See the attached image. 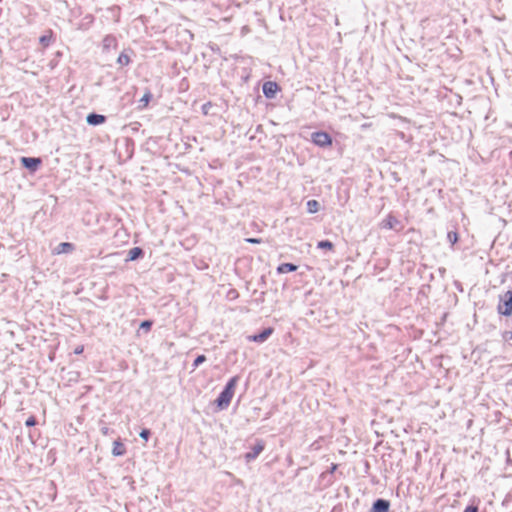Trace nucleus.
Wrapping results in <instances>:
<instances>
[{
	"mask_svg": "<svg viewBox=\"0 0 512 512\" xmlns=\"http://www.w3.org/2000/svg\"><path fill=\"white\" fill-rule=\"evenodd\" d=\"M500 302L498 304V313L504 316L512 315V291H506L499 296Z\"/></svg>",
	"mask_w": 512,
	"mask_h": 512,
	"instance_id": "1",
	"label": "nucleus"
},
{
	"mask_svg": "<svg viewBox=\"0 0 512 512\" xmlns=\"http://www.w3.org/2000/svg\"><path fill=\"white\" fill-rule=\"evenodd\" d=\"M312 141L314 144L320 147H327L332 144V139L330 135L326 132H314L312 134Z\"/></svg>",
	"mask_w": 512,
	"mask_h": 512,
	"instance_id": "2",
	"label": "nucleus"
},
{
	"mask_svg": "<svg viewBox=\"0 0 512 512\" xmlns=\"http://www.w3.org/2000/svg\"><path fill=\"white\" fill-rule=\"evenodd\" d=\"M264 443L263 441H258L251 449V451L247 452L244 455V458L247 462H251L252 460L256 459L260 453L264 450Z\"/></svg>",
	"mask_w": 512,
	"mask_h": 512,
	"instance_id": "3",
	"label": "nucleus"
},
{
	"mask_svg": "<svg viewBox=\"0 0 512 512\" xmlns=\"http://www.w3.org/2000/svg\"><path fill=\"white\" fill-rule=\"evenodd\" d=\"M272 333H273V329L268 327V328H265L259 334L248 336V340L253 341V342L263 343L269 338V336Z\"/></svg>",
	"mask_w": 512,
	"mask_h": 512,
	"instance_id": "4",
	"label": "nucleus"
},
{
	"mask_svg": "<svg viewBox=\"0 0 512 512\" xmlns=\"http://www.w3.org/2000/svg\"><path fill=\"white\" fill-rule=\"evenodd\" d=\"M21 163L25 168H27L31 171H35L38 168V166L40 165L41 160H40V158L22 157Z\"/></svg>",
	"mask_w": 512,
	"mask_h": 512,
	"instance_id": "5",
	"label": "nucleus"
},
{
	"mask_svg": "<svg viewBox=\"0 0 512 512\" xmlns=\"http://www.w3.org/2000/svg\"><path fill=\"white\" fill-rule=\"evenodd\" d=\"M278 90L275 82L268 81L263 85V93L267 98H274Z\"/></svg>",
	"mask_w": 512,
	"mask_h": 512,
	"instance_id": "6",
	"label": "nucleus"
},
{
	"mask_svg": "<svg viewBox=\"0 0 512 512\" xmlns=\"http://www.w3.org/2000/svg\"><path fill=\"white\" fill-rule=\"evenodd\" d=\"M390 504L387 500L377 499L372 506L371 512H388Z\"/></svg>",
	"mask_w": 512,
	"mask_h": 512,
	"instance_id": "7",
	"label": "nucleus"
},
{
	"mask_svg": "<svg viewBox=\"0 0 512 512\" xmlns=\"http://www.w3.org/2000/svg\"><path fill=\"white\" fill-rule=\"evenodd\" d=\"M86 121L89 125H99L105 122V116L91 113L86 117Z\"/></svg>",
	"mask_w": 512,
	"mask_h": 512,
	"instance_id": "8",
	"label": "nucleus"
},
{
	"mask_svg": "<svg viewBox=\"0 0 512 512\" xmlns=\"http://www.w3.org/2000/svg\"><path fill=\"white\" fill-rule=\"evenodd\" d=\"M399 225V221L392 215H389L385 220L382 221L381 226L385 229H396Z\"/></svg>",
	"mask_w": 512,
	"mask_h": 512,
	"instance_id": "9",
	"label": "nucleus"
},
{
	"mask_svg": "<svg viewBox=\"0 0 512 512\" xmlns=\"http://www.w3.org/2000/svg\"><path fill=\"white\" fill-rule=\"evenodd\" d=\"M72 250H73V245L71 243L63 242V243L58 244V246L55 248L54 252L56 254H63V253L71 252Z\"/></svg>",
	"mask_w": 512,
	"mask_h": 512,
	"instance_id": "10",
	"label": "nucleus"
},
{
	"mask_svg": "<svg viewBox=\"0 0 512 512\" xmlns=\"http://www.w3.org/2000/svg\"><path fill=\"white\" fill-rule=\"evenodd\" d=\"M297 270V266L292 263H282L278 266V273L284 274L288 272H293Z\"/></svg>",
	"mask_w": 512,
	"mask_h": 512,
	"instance_id": "11",
	"label": "nucleus"
},
{
	"mask_svg": "<svg viewBox=\"0 0 512 512\" xmlns=\"http://www.w3.org/2000/svg\"><path fill=\"white\" fill-rule=\"evenodd\" d=\"M126 452L124 445L120 441H114L112 454L114 456H122Z\"/></svg>",
	"mask_w": 512,
	"mask_h": 512,
	"instance_id": "12",
	"label": "nucleus"
},
{
	"mask_svg": "<svg viewBox=\"0 0 512 512\" xmlns=\"http://www.w3.org/2000/svg\"><path fill=\"white\" fill-rule=\"evenodd\" d=\"M238 381V377L235 376L229 380V382L226 384V406L229 404V390H233L236 383Z\"/></svg>",
	"mask_w": 512,
	"mask_h": 512,
	"instance_id": "13",
	"label": "nucleus"
},
{
	"mask_svg": "<svg viewBox=\"0 0 512 512\" xmlns=\"http://www.w3.org/2000/svg\"><path fill=\"white\" fill-rule=\"evenodd\" d=\"M141 255H142V249L139 247H134L129 250L127 260L134 261L137 258H139Z\"/></svg>",
	"mask_w": 512,
	"mask_h": 512,
	"instance_id": "14",
	"label": "nucleus"
},
{
	"mask_svg": "<svg viewBox=\"0 0 512 512\" xmlns=\"http://www.w3.org/2000/svg\"><path fill=\"white\" fill-rule=\"evenodd\" d=\"M151 99V93L149 91H147L143 97L139 100V106H138V109L142 110L144 109L145 107H147L149 101Z\"/></svg>",
	"mask_w": 512,
	"mask_h": 512,
	"instance_id": "15",
	"label": "nucleus"
},
{
	"mask_svg": "<svg viewBox=\"0 0 512 512\" xmlns=\"http://www.w3.org/2000/svg\"><path fill=\"white\" fill-rule=\"evenodd\" d=\"M319 202L316 200H309L307 202V210L309 213H316L319 210Z\"/></svg>",
	"mask_w": 512,
	"mask_h": 512,
	"instance_id": "16",
	"label": "nucleus"
},
{
	"mask_svg": "<svg viewBox=\"0 0 512 512\" xmlns=\"http://www.w3.org/2000/svg\"><path fill=\"white\" fill-rule=\"evenodd\" d=\"M317 247L320 249H333V243L328 240L318 242Z\"/></svg>",
	"mask_w": 512,
	"mask_h": 512,
	"instance_id": "17",
	"label": "nucleus"
},
{
	"mask_svg": "<svg viewBox=\"0 0 512 512\" xmlns=\"http://www.w3.org/2000/svg\"><path fill=\"white\" fill-rule=\"evenodd\" d=\"M117 62L120 65H128L130 62V58L127 54L121 53L117 59Z\"/></svg>",
	"mask_w": 512,
	"mask_h": 512,
	"instance_id": "18",
	"label": "nucleus"
},
{
	"mask_svg": "<svg viewBox=\"0 0 512 512\" xmlns=\"http://www.w3.org/2000/svg\"><path fill=\"white\" fill-rule=\"evenodd\" d=\"M447 239L452 245H454L458 241V234L454 231H450L447 234Z\"/></svg>",
	"mask_w": 512,
	"mask_h": 512,
	"instance_id": "19",
	"label": "nucleus"
},
{
	"mask_svg": "<svg viewBox=\"0 0 512 512\" xmlns=\"http://www.w3.org/2000/svg\"><path fill=\"white\" fill-rule=\"evenodd\" d=\"M237 297H238V292L233 288L229 289L226 292V298H228V299L233 300V299H236Z\"/></svg>",
	"mask_w": 512,
	"mask_h": 512,
	"instance_id": "20",
	"label": "nucleus"
},
{
	"mask_svg": "<svg viewBox=\"0 0 512 512\" xmlns=\"http://www.w3.org/2000/svg\"><path fill=\"white\" fill-rule=\"evenodd\" d=\"M216 403H217V406L219 409H222L223 405H224V391H222L218 398L216 399Z\"/></svg>",
	"mask_w": 512,
	"mask_h": 512,
	"instance_id": "21",
	"label": "nucleus"
},
{
	"mask_svg": "<svg viewBox=\"0 0 512 512\" xmlns=\"http://www.w3.org/2000/svg\"><path fill=\"white\" fill-rule=\"evenodd\" d=\"M152 326V322L149 320H145L140 324V329H143L145 331H149Z\"/></svg>",
	"mask_w": 512,
	"mask_h": 512,
	"instance_id": "22",
	"label": "nucleus"
},
{
	"mask_svg": "<svg viewBox=\"0 0 512 512\" xmlns=\"http://www.w3.org/2000/svg\"><path fill=\"white\" fill-rule=\"evenodd\" d=\"M51 37L48 35H43L40 37L39 41L43 46H48L50 43Z\"/></svg>",
	"mask_w": 512,
	"mask_h": 512,
	"instance_id": "23",
	"label": "nucleus"
},
{
	"mask_svg": "<svg viewBox=\"0 0 512 512\" xmlns=\"http://www.w3.org/2000/svg\"><path fill=\"white\" fill-rule=\"evenodd\" d=\"M150 434H151V433H150V430H148V429H143V430L140 432V435H139V436H140L142 439H144L145 441H147V440L149 439Z\"/></svg>",
	"mask_w": 512,
	"mask_h": 512,
	"instance_id": "24",
	"label": "nucleus"
},
{
	"mask_svg": "<svg viewBox=\"0 0 512 512\" xmlns=\"http://www.w3.org/2000/svg\"><path fill=\"white\" fill-rule=\"evenodd\" d=\"M206 360L204 355H199L195 361H194V367H198L200 364H202Z\"/></svg>",
	"mask_w": 512,
	"mask_h": 512,
	"instance_id": "25",
	"label": "nucleus"
},
{
	"mask_svg": "<svg viewBox=\"0 0 512 512\" xmlns=\"http://www.w3.org/2000/svg\"><path fill=\"white\" fill-rule=\"evenodd\" d=\"M245 241L248 243H253V244L261 243V239H259V238H247V239H245Z\"/></svg>",
	"mask_w": 512,
	"mask_h": 512,
	"instance_id": "26",
	"label": "nucleus"
},
{
	"mask_svg": "<svg viewBox=\"0 0 512 512\" xmlns=\"http://www.w3.org/2000/svg\"><path fill=\"white\" fill-rule=\"evenodd\" d=\"M36 424V420L34 417H30L26 420V426H34Z\"/></svg>",
	"mask_w": 512,
	"mask_h": 512,
	"instance_id": "27",
	"label": "nucleus"
},
{
	"mask_svg": "<svg viewBox=\"0 0 512 512\" xmlns=\"http://www.w3.org/2000/svg\"><path fill=\"white\" fill-rule=\"evenodd\" d=\"M465 512H478V507L477 506H468L465 509Z\"/></svg>",
	"mask_w": 512,
	"mask_h": 512,
	"instance_id": "28",
	"label": "nucleus"
},
{
	"mask_svg": "<svg viewBox=\"0 0 512 512\" xmlns=\"http://www.w3.org/2000/svg\"><path fill=\"white\" fill-rule=\"evenodd\" d=\"M101 432H102V434H103V435H105V436H106V435H108V434H109V428H108V427H106V426H105V427H102V428H101Z\"/></svg>",
	"mask_w": 512,
	"mask_h": 512,
	"instance_id": "29",
	"label": "nucleus"
},
{
	"mask_svg": "<svg viewBox=\"0 0 512 512\" xmlns=\"http://www.w3.org/2000/svg\"><path fill=\"white\" fill-rule=\"evenodd\" d=\"M82 350H83V348H82V347H81V348H77V349L75 350V353L79 354V353H81V352H82Z\"/></svg>",
	"mask_w": 512,
	"mask_h": 512,
	"instance_id": "30",
	"label": "nucleus"
},
{
	"mask_svg": "<svg viewBox=\"0 0 512 512\" xmlns=\"http://www.w3.org/2000/svg\"><path fill=\"white\" fill-rule=\"evenodd\" d=\"M233 396V390H229V400L232 398Z\"/></svg>",
	"mask_w": 512,
	"mask_h": 512,
	"instance_id": "31",
	"label": "nucleus"
},
{
	"mask_svg": "<svg viewBox=\"0 0 512 512\" xmlns=\"http://www.w3.org/2000/svg\"><path fill=\"white\" fill-rule=\"evenodd\" d=\"M110 41H111V40H110L109 38H106V39L104 40L105 45H109V42H110Z\"/></svg>",
	"mask_w": 512,
	"mask_h": 512,
	"instance_id": "32",
	"label": "nucleus"
},
{
	"mask_svg": "<svg viewBox=\"0 0 512 512\" xmlns=\"http://www.w3.org/2000/svg\"><path fill=\"white\" fill-rule=\"evenodd\" d=\"M226 476H229V477L233 478V475L231 473H229V472H226Z\"/></svg>",
	"mask_w": 512,
	"mask_h": 512,
	"instance_id": "33",
	"label": "nucleus"
},
{
	"mask_svg": "<svg viewBox=\"0 0 512 512\" xmlns=\"http://www.w3.org/2000/svg\"><path fill=\"white\" fill-rule=\"evenodd\" d=\"M203 109H204V113H207L206 105L203 106Z\"/></svg>",
	"mask_w": 512,
	"mask_h": 512,
	"instance_id": "34",
	"label": "nucleus"
}]
</instances>
